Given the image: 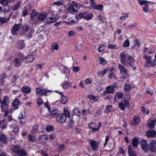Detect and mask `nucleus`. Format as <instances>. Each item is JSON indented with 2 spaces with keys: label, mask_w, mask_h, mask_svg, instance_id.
Returning <instances> with one entry per match:
<instances>
[{
  "label": "nucleus",
  "mask_w": 156,
  "mask_h": 156,
  "mask_svg": "<svg viewBox=\"0 0 156 156\" xmlns=\"http://www.w3.org/2000/svg\"><path fill=\"white\" fill-rule=\"evenodd\" d=\"M11 150L14 153L16 156H23L27 154L24 150L17 145L13 146Z\"/></svg>",
  "instance_id": "nucleus-1"
},
{
  "label": "nucleus",
  "mask_w": 156,
  "mask_h": 156,
  "mask_svg": "<svg viewBox=\"0 0 156 156\" xmlns=\"http://www.w3.org/2000/svg\"><path fill=\"white\" fill-rule=\"evenodd\" d=\"M145 58L146 59L147 63L145 65L146 67H148L150 66H153L156 65V59H154L151 60V56H145Z\"/></svg>",
  "instance_id": "nucleus-2"
},
{
  "label": "nucleus",
  "mask_w": 156,
  "mask_h": 156,
  "mask_svg": "<svg viewBox=\"0 0 156 156\" xmlns=\"http://www.w3.org/2000/svg\"><path fill=\"white\" fill-rule=\"evenodd\" d=\"M149 150L152 152H156V141H152L149 144Z\"/></svg>",
  "instance_id": "nucleus-3"
},
{
  "label": "nucleus",
  "mask_w": 156,
  "mask_h": 156,
  "mask_svg": "<svg viewBox=\"0 0 156 156\" xmlns=\"http://www.w3.org/2000/svg\"><path fill=\"white\" fill-rule=\"evenodd\" d=\"M66 119V118L64 114H59L56 118V120L59 123L65 122Z\"/></svg>",
  "instance_id": "nucleus-4"
},
{
  "label": "nucleus",
  "mask_w": 156,
  "mask_h": 156,
  "mask_svg": "<svg viewBox=\"0 0 156 156\" xmlns=\"http://www.w3.org/2000/svg\"><path fill=\"white\" fill-rule=\"evenodd\" d=\"M134 62L135 61L131 56H128L127 58L126 63L129 65L130 66L133 67V69L134 70L136 69V67L134 66Z\"/></svg>",
  "instance_id": "nucleus-5"
},
{
  "label": "nucleus",
  "mask_w": 156,
  "mask_h": 156,
  "mask_svg": "<svg viewBox=\"0 0 156 156\" xmlns=\"http://www.w3.org/2000/svg\"><path fill=\"white\" fill-rule=\"evenodd\" d=\"M140 144L142 149L145 152H147L149 149L148 148V144L146 140H142L140 142Z\"/></svg>",
  "instance_id": "nucleus-6"
},
{
  "label": "nucleus",
  "mask_w": 156,
  "mask_h": 156,
  "mask_svg": "<svg viewBox=\"0 0 156 156\" xmlns=\"http://www.w3.org/2000/svg\"><path fill=\"white\" fill-rule=\"evenodd\" d=\"M117 83H114L112 86H109L107 87L106 88L107 93L108 94H111L114 91V89L117 86Z\"/></svg>",
  "instance_id": "nucleus-7"
},
{
  "label": "nucleus",
  "mask_w": 156,
  "mask_h": 156,
  "mask_svg": "<svg viewBox=\"0 0 156 156\" xmlns=\"http://www.w3.org/2000/svg\"><path fill=\"white\" fill-rule=\"evenodd\" d=\"M20 23L15 24L13 27L12 28L11 30V32L13 35H15L16 34V33L19 30L20 26Z\"/></svg>",
  "instance_id": "nucleus-8"
},
{
  "label": "nucleus",
  "mask_w": 156,
  "mask_h": 156,
  "mask_svg": "<svg viewBox=\"0 0 156 156\" xmlns=\"http://www.w3.org/2000/svg\"><path fill=\"white\" fill-rule=\"evenodd\" d=\"M47 17V14L46 13H40L37 17V19L40 22H42Z\"/></svg>",
  "instance_id": "nucleus-9"
},
{
  "label": "nucleus",
  "mask_w": 156,
  "mask_h": 156,
  "mask_svg": "<svg viewBox=\"0 0 156 156\" xmlns=\"http://www.w3.org/2000/svg\"><path fill=\"white\" fill-rule=\"evenodd\" d=\"M120 58L121 62L122 64L126 63L127 58H126V55L124 53H121Z\"/></svg>",
  "instance_id": "nucleus-10"
},
{
  "label": "nucleus",
  "mask_w": 156,
  "mask_h": 156,
  "mask_svg": "<svg viewBox=\"0 0 156 156\" xmlns=\"http://www.w3.org/2000/svg\"><path fill=\"white\" fill-rule=\"evenodd\" d=\"M132 146L131 145L129 146L128 152L129 156H136V152L132 150Z\"/></svg>",
  "instance_id": "nucleus-11"
},
{
  "label": "nucleus",
  "mask_w": 156,
  "mask_h": 156,
  "mask_svg": "<svg viewBox=\"0 0 156 156\" xmlns=\"http://www.w3.org/2000/svg\"><path fill=\"white\" fill-rule=\"evenodd\" d=\"M17 45L19 48L20 49L24 48L25 46L24 41L22 40H19L17 42Z\"/></svg>",
  "instance_id": "nucleus-12"
},
{
  "label": "nucleus",
  "mask_w": 156,
  "mask_h": 156,
  "mask_svg": "<svg viewBox=\"0 0 156 156\" xmlns=\"http://www.w3.org/2000/svg\"><path fill=\"white\" fill-rule=\"evenodd\" d=\"M147 134L148 137H154L156 136V131L154 130L147 131Z\"/></svg>",
  "instance_id": "nucleus-13"
},
{
  "label": "nucleus",
  "mask_w": 156,
  "mask_h": 156,
  "mask_svg": "<svg viewBox=\"0 0 156 156\" xmlns=\"http://www.w3.org/2000/svg\"><path fill=\"white\" fill-rule=\"evenodd\" d=\"M20 101L17 99H15L13 102L12 106L14 108V110L17 109L18 108V105L19 104Z\"/></svg>",
  "instance_id": "nucleus-14"
},
{
  "label": "nucleus",
  "mask_w": 156,
  "mask_h": 156,
  "mask_svg": "<svg viewBox=\"0 0 156 156\" xmlns=\"http://www.w3.org/2000/svg\"><path fill=\"white\" fill-rule=\"evenodd\" d=\"M34 55L33 54H30L28 55L26 58L27 62H32L34 59Z\"/></svg>",
  "instance_id": "nucleus-15"
},
{
  "label": "nucleus",
  "mask_w": 156,
  "mask_h": 156,
  "mask_svg": "<svg viewBox=\"0 0 156 156\" xmlns=\"http://www.w3.org/2000/svg\"><path fill=\"white\" fill-rule=\"evenodd\" d=\"M123 96V94L122 92H117L116 93L115 95V101H116V99L117 98L119 99H121L122 98Z\"/></svg>",
  "instance_id": "nucleus-16"
},
{
  "label": "nucleus",
  "mask_w": 156,
  "mask_h": 156,
  "mask_svg": "<svg viewBox=\"0 0 156 156\" xmlns=\"http://www.w3.org/2000/svg\"><path fill=\"white\" fill-rule=\"evenodd\" d=\"M90 144L91 145V147L93 150H95L97 148L98 146L97 142L95 141L94 140H91L90 142Z\"/></svg>",
  "instance_id": "nucleus-17"
},
{
  "label": "nucleus",
  "mask_w": 156,
  "mask_h": 156,
  "mask_svg": "<svg viewBox=\"0 0 156 156\" xmlns=\"http://www.w3.org/2000/svg\"><path fill=\"white\" fill-rule=\"evenodd\" d=\"M140 122V119L137 115H135L133 118V123L135 126L138 125Z\"/></svg>",
  "instance_id": "nucleus-18"
},
{
  "label": "nucleus",
  "mask_w": 156,
  "mask_h": 156,
  "mask_svg": "<svg viewBox=\"0 0 156 156\" xmlns=\"http://www.w3.org/2000/svg\"><path fill=\"white\" fill-rule=\"evenodd\" d=\"M119 68L120 69V73L121 74H125L126 73V68L120 64L119 65Z\"/></svg>",
  "instance_id": "nucleus-19"
},
{
  "label": "nucleus",
  "mask_w": 156,
  "mask_h": 156,
  "mask_svg": "<svg viewBox=\"0 0 156 156\" xmlns=\"http://www.w3.org/2000/svg\"><path fill=\"white\" fill-rule=\"evenodd\" d=\"M21 89L24 93H29L31 91L30 89L27 86L23 87Z\"/></svg>",
  "instance_id": "nucleus-20"
},
{
  "label": "nucleus",
  "mask_w": 156,
  "mask_h": 156,
  "mask_svg": "<svg viewBox=\"0 0 156 156\" xmlns=\"http://www.w3.org/2000/svg\"><path fill=\"white\" fill-rule=\"evenodd\" d=\"M57 20L55 17L48 18L46 20V22L48 23H51L55 22Z\"/></svg>",
  "instance_id": "nucleus-21"
},
{
  "label": "nucleus",
  "mask_w": 156,
  "mask_h": 156,
  "mask_svg": "<svg viewBox=\"0 0 156 156\" xmlns=\"http://www.w3.org/2000/svg\"><path fill=\"white\" fill-rule=\"evenodd\" d=\"M30 28V26L28 25H26L24 26L23 27V29L22 32L20 34V35H24L23 33H25L27 32Z\"/></svg>",
  "instance_id": "nucleus-22"
},
{
  "label": "nucleus",
  "mask_w": 156,
  "mask_h": 156,
  "mask_svg": "<svg viewBox=\"0 0 156 156\" xmlns=\"http://www.w3.org/2000/svg\"><path fill=\"white\" fill-rule=\"evenodd\" d=\"M138 143V140L136 138H135L133 139L132 140V145L134 148H136L137 147Z\"/></svg>",
  "instance_id": "nucleus-23"
},
{
  "label": "nucleus",
  "mask_w": 156,
  "mask_h": 156,
  "mask_svg": "<svg viewBox=\"0 0 156 156\" xmlns=\"http://www.w3.org/2000/svg\"><path fill=\"white\" fill-rule=\"evenodd\" d=\"M85 16L84 19L87 20H89L92 18L93 15L92 13L87 14V13H85Z\"/></svg>",
  "instance_id": "nucleus-24"
},
{
  "label": "nucleus",
  "mask_w": 156,
  "mask_h": 156,
  "mask_svg": "<svg viewBox=\"0 0 156 156\" xmlns=\"http://www.w3.org/2000/svg\"><path fill=\"white\" fill-rule=\"evenodd\" d=\"M68 101V98L65 96H62L61 97V103L62 104H66Z\"/></svg>",
  "instance_id": "nucleus-25"
},
{
  "label": "nucleus",
  "mask_w": 156,
  "mask_h": 156,
  "mask_svg": "<svg viewBox=\"0 0 156 156\" xmlns=\"http://www.w3.org/2000/svg\"><path fill=\"white\" fill-rule=\"evenodd\" d=\"M58 45L55 43H53L52 44V46L51 48V49L53 51L54 50L57 51L58 49Z\"/></svg>",
  "instance_id": "nucleus-26"
},
{
  "label": "nucleus",
  "mask_w": 156,
  "mask_h": 156,
  "mask_svg": "<svg viewBox=\"0 0 156 156\" xmlns=\"http://www.w3.org/2000/svg\"><path fill=\"white\" fill-rule=\"evenodd\" d=\"M124 101H122V102H120L119 104V106L120 108L122 110H124L125 109V105Z\"/></svg>",
  "instance_id": "nucleus-27"
},
{
  "label": "nucleus",
  "mask_w": 156,
  "mask_h": 156,
  "mask_svg": "<svg viewBox=\"0 0 156 156\" xmlns=\"http://www.w3.org/2000/svg\"><path fill=\"white\" fill-rule=\"evenodd\" d=\"M37 14L38 13L36 12L34 9L33 10L30 16L31 20H33L34 18L36 16Z\"/></svg>",
  "instance_id": "nucleus-28"
},
{
  "label": "nucleus",
  "mask_w": 156,
  "mask_h": 156,
  "mask_svg": "<svg viewBox=\"0 0 156 156\" xmlns=\"http://www.w3.org/2000/svg\"><path fill=\"white\" fill-rule=\"evenodd\" d=\"M9 20V18L8 19L6 18V17H0V22L2 24L6 23Z\"/></svg>",
  "instance_id": "nucleus-29"
},
{
  "label": "nucleus",
  "mask_w": 156,
  "mask_h": 156,
  "mask_svg": "<svg viewBox=\"0 0 156 156\" xmlns=\"http://www.w3.org/2000/svg\"><path fill=\"white\" fill-rule=\"evenodd\" d=\"M94 125L93 123H90L89 125V127L91 129L92 132H94L98 131L99 130V128H95L94 127H92V126Z\"/></svg>",
  "instance_id": "nucleus-30"
},
{
  "label": "nucleus",
  "mask_w": 156,
  "mask_h": 156,
  "mask_svg": "<svg viewBox=\"0 0 156 156\" xmlns=\"http://www.w3.org/2000/svg\"><path fill=\"white\" fill-rule=\"evenodd\" d=\"M13 62L15 65L16 66H19L21 65L20 61L18 59L15 58L13 60Z\"/></svg>",
  "instance_id": "nucleus-31"
},
{
  "label": "nucleus",
  "mask_w": 156,
  "mask_h": 156,
  "mask_svg": "<svg viewBox=\"0 0 156 156\" xmlns=\"http://www.w3.org/2000/svg\"><path fill=\"white\" fill-rule=\"evenodd\" d=\"M21 4V2H18L17 3V4L16 5H14L13 7V10H16L20 7Z\"/></svg>",
  "instance_id": "nucleus-32"
},
{
  "label": "nucleus",
  "mask_w": 156,
  "mask_h": 156,
  "mask_svg": "<svg viewBox=\"0 0 156 156\" xmlns=\"http://www.w3.org/2000/svg\"><path fill=\"white\" fill-rule=\"evenodd\" d=\"M9 98L7 96H5L4 99V100L3 101V103H2V104H3L4 105H7L9 104Z\"/></svg>",
  "instance_id": "nucleus-33"
},
{
  "label": "nucleus",
  "mask_w": 156,
  "mask_h": 156,
  "mask_svg": "<svg viewBox=\"0 0 156 156\" xmlns=\"http://www.w3.org/2000/svg\"><path fill=\"white\" fill-rule=\"evenodd\" d=\"M129 41L128 39H126L123 44V47L126 48L128 47L129 45Z\"/></svg>",
  "instance_id": "nucleus-34"
},
{
  "label": "nucleus",
  "mask_w": 156,
  "mask_h": 156,
  "mask_svg": "<svg viewBox=\"0 0 156 156\" xmlns=\"http://www.w3.org/2000/svg\"><path fill=\"white\" fill-rule=\"evenodd\" d=\"M103 7L102 5L99 4L97 5H94V9H96L99 10H101L102 9Z\"/></svg>",
  "instance_id": "nucleus-35"
},
{
  "label": "nucleus",
  "mask_w": 156,
  "mask_h": 156,
  "mask_svg": "<svg viewBox=\"0 0 156 156\" xmlns=\"http://www.w3.org/2000/svg\"><path fill=\"white\" fill-rule=\"evenodd\" d=\"M28 138L30 141L32 142H35L36 140V137L34 136L30 135L28 136Z\"/></svg>",
  "instance_id": "nucleus-36"
},
{
  "label": "nucleus",
  "mask_w": 156,
  "mask_h": 156,
  "mask_svg": "<svg viewBox=\"0 0 156 156\" xmlns=\"http://www.w3.org/2000/svg\"><path fill=\"white\" fill-rule=\"evenodd\" d=\"M39 138L41 140H47L48 139V136L47 135H41L40 136Z\"/></svg>",
  "instance_id": "nucleus-37"
},
{
  "label": "nucleus",
  "mask_w": 156,
  "mask_h": 156,
  "mask_svg": "<svg viewBox=\"0 0 156 156\" xmlns=\"http://www.w3.org/2000/svg\"><path fill=\"white\" fill-rule=\"evenodd\" d=\"M112 108V106L110 105H108L106 106V109L104 111V112L107 113L111 111V109Z\"/></svg>",
  "instance_id": "nucleus-38"
},
{
  "label": "nucleus",
  "mask_w": 156,
  "mask_h": 156,
  "mask_svg": "<svg viewBox=\"0 0 156 156\" xmlns=\"http://www.w3.org/2000/svg\"><path fill=\"white\" fill-rule=\"evenodd\" d=\"M54 127L52 126L49 125L47 126L45 128L46 131L47 132H49L53 131L54 130Z\"/></svg>",
  "instance_id": "nucleus-39"
},
{
  "label": "nucleus",
  "mask_w": 156,
  "mask_h": 156,
  "mask_svg": "<svg viewBox=\"0 0 156 156\" xmlns=\"http://www.w3.org/2000/svg\"><path fill=\"white\" fill-rule=\"evenodd\" d=\"M34 30L33 29H31L29 33V34L27 35L26 37L28 39L31 38L32 36V35L34 33Z\"/></svg>",
  "instance_id": "nucleus-40"
},
{
  "label": "nucleus",
  "mask_w": 156,
  "mask_h": 156,
  "mask_svg": "<svg viewBox=\"0 0 156 156\" xmlns=\"http://www.w3.org/2000/svg\"><path fill=\"white\" fill-rule=\"evenodd\" d=\"M0 140L3 143L5 142L6 141V139L5 135L2 133L0 134Z\"/></svg>",
  "instance_id": "nucleus-41"
},
{
  "label": "nucleus",
  "mask_w": 156,
  "mask_h": 156,
  "mask_svg": "<svg viewBox=\"0 0 156 156\" xmlns=\"http://www.w3.org/2000/svg\"><path fill=\"white\" fill-rule=\"evenodd\" d=\"M58 112V111L57 109H54L51 110V116L54 117L56 115Z\"/></svg>",
  "instance_id": "nucleus-42"
},
{
  "label": "nucleus",
  "mask_w": 156,
  "mask_h": 156,
  "mask_svg": "<svg viewBox=\"0 0 156 156\" xmlns=\"http://www.w3.org/2000/svg\"><path fill=\"white\" fill-rule=\"evenodd\" d=\"M74 125V121L72 119L70 120V121L68 123V127L72 128Z\"/></svg>",
  "instance_id": "nucleus-43"
},
{
  "label": "nucleus",
  "mask_w": 156,
  "mask_h": 156,
  "mask_svg": "<svg viewBox=\"0 0 156 156\" xmlns=\"http://www.w3.org/2000/svg\"><path fill=\"white\" fill-rule=\"evenodd\" d=\"M62 86L63 88L66 89L69 86V83L67 81H64L63 83H62Z\"/></svg>",
  "instance_id": "nucleus-44"
},
{
  "label": "nucleus",
  "mask_w": 156,
  "mask_h": 156,
  "mask_svg": "<svg viewBox=\"0 0 156 156\" xmlns=\"http://www.w3.org/2000/svg\"><path fill=\"white\" fill-rule=\"evenodd\" d=\"M148 2L144 0H140L138 1L139 4L141 5H147V4Z\"/></svg>",
  "instance_id": "nucleus-45"
},
{
  "label": "nucleus",
  "mask_w": 156,
  "mask_h": 156,
  "mask_svg": "<svg viewBox=\"0 0 156 156\" xmlns=\"http://www.w3.org/2000/svg\"><path fill=\"white\" fill-rule=\"evenodd\" d=\"M53 4L56 5L58 6L62 5L64 4V2L63 1H60L57 2H54L53 3Z\"/></svg>",
  "instance_id": "nucleus-46"
},
{
  "label": "nucleus",
  "mask_w": 156,
  "mask_h": 156,
  "mask_svg": "<svg viewBox=\"0 0 156 156\" xmlns=\"http://www.w3.org/2000/svg\"><path fill=\"white\" fill-rule=\"evenodd\" d=\"M0 3L4 6H7L8 5V3L7 0H0Z\"/></svg>",
  "instance_id": "nucleus-47"
},
{
  "label": "nucleus",
  "mask_w": 156,
  "mask_h": 156,
  "mask_svg": "<svg viewBox=\"0 0 156 156\" xmlns=\"http://www.w3.org/2000/svg\"><path fill=\"white\" fill-rule=\"evenodd\" d=\"M125 90L126 91H129L131 89V87L129 84H127L125 85L124 87Z\"/></svg>",
  "instance_id": "nucleus-48"
},
{
  "label": "nucleus",
  "mask_w": 156,
  "mask_h": 156,
  "mask_svg": "<svg viewBox=\"0 0 156 156\" xmlns=\"http://www.w3.org/2000/svg\"><path fill=\"white\" fill-rule=\"evenodd\" d=\"M99 60L100 61V64H105L106 63V61L102 57H100L99 58Z\"/></svg>",
  "instance_id": "nucleus-49"
},
{
  "label": "nucleus",
  "mask_w": 156,
  "mask_h": 156,
  "mask_svg": "<svg viewBox=\"0 0 156 156\" xmlns=\"http://www.w3.org/2000/svg\"><path fill=\"white\" fill-rule=\"evenodd\" d=\"M148 6L147 5L143 7V11L145 12H148L150 10L148 9Z\"/></svg>",
  "instance_id": "nucleus-50"
},
{
  "label": "nucleus",
  "mask_w": 156,
  "mask_h": 156,
  "mask_svg": "<svg viewBox=\"0 0 156 156\" xmlns=\"http://www.w3.org/2000/svg\"><path fill=\"white\" fill-rule=\"evenodd\" d=\"M73 113L74 114L77 116H79L80 114L79 110L77 108L74 110Z\"/></svg>",
  "instance_id": "nucleus-51"
},
{
  "label": "nucleus",
  "mask_w": 156,
  "mask_h": 156,
  "mask_svg": "<svg viewBox=\"0 0 156 156\" xmlns=\"http://www.w3.org/2000/svg\"><path fill=\"white\" fill-rule=\"evenodd\" d=\"M105 49V47L102 44L99 47L98 51L100 52H101L103 51Z\"/></svg>",
  "instance_id": "nucleus-52"
},
{
  "label": "nucleus",
  "mask_w": 156,
  "mask_h": 156,
  "mask_svg": "<svg viewBox=\"0 0 156 156\" xmlns=\"http://www.w3.org/2000/svg\"><path fill=\"white\" fill-rule=\"evenodd\" d=\"M85 13H80L77 16L78 18L81 19L84 18H85Z\"/></svg>",
  "instance_id": "nucleus-53"
},
{
  "label": "nucleus",
  "mask_w": 156,
  "mask_h": 156,
  "mask_svg": "<svg viewBox=\"0 0 156 156\" xmlns=\"http://www.w3.org/2000/svg\"><path fill=\"white\" fill-rule=\"evenodd\" d=\"M28 13V10L25 7L23 9V11L22 12V14L23 16H25Z\"/></svg>",
  "instance_id": "nucleus-54"
},
{
  "label": "nucleus",
  "mask_w": 156,
  "mask_h": 156,
  "mask_svg": "<svg viewBox=\"0 0 156 156\" xmlns=\"http://www.w3.org/2000/svg\"><path fill=\"white\" fill-rule=\"evenodd\" d=\"M92 81V79L91 78L87 79L85 80V82L87 84L91 83Z\"/></svg>",
  "instance_id": "nucleus-55"
},
{
  "label": "nucleus",
  "mask_w": 156,
  "mask_h": 156,
  "mask_svg": "<svg viewBox=\"0 0 156 156\" xmlns=\"http://www.w3.org/2000/svg\"><path fill=\"white\" fill-rule=\"evenodd\" d=\"M38 127L36 126H34L33 127V129L32 130L31 132L33 133H34L37 130Z\"/></svg>",
  "instance_id": "nucleus-56"
},
{
  "label": "nucleus",
  "mask_w": 156,
  "mask_h": 156,
  "mask_svg": "<svg viewBox=\"0 0 156 156\" xmlns=\"http://www.w3.org/2000/svg\"><path fill=\"white\" fill-rule=\"evenodd\" d=\"M63 114L65 115L66 118L69 116V112L68 110H64Z\"/></svg>",
  "instance_id": "nucleus-57"
},
{
  "label": "nucleus",
  "mask_w": 156,
  "mask_h": 156,
  "mask_svg": "<svg viewBox=\"0 0 156 156\" xmlns=\"http://www.w3.org/2000/svg\"><path fill=\"white\" fill-rule=\"evenodd\" d=\"M108 48L110 49H116V46L114 44H109L108 46Z\"/></svg>",
  "instance_id": "nucleus-58"
},
{
  "label": "nucleus",
  "mask_w": 156,
  "mask_h": 156,
  "mask_svg": "<svg viewBox=\"0 0 156 156\" xmlns=\"http://www.w3.org/2000/svg\"><path fill=\"white\" fill-rule=\"evenodd\" d=\"M73 70L74 72H78L79 70V67L78 66L74 67L73 68Z\"/></svg>",
  "instance_id": "nucleus-59"
},
{
  "label": "nucleus",
  "mask_w": 156,
  "mask_h": 156,
  "mask_svg": "<svg viewBox=\"0 0 156 156\" xmlns=\"http://www.w3.org/2000/svg\"><path fill=\"white\" fill-rule=\"evenodd\" d=\"M128 17V15L127 14H124V15L120 17V19L122 20H124L126 18Z\"/></svg>",
  "instance_id": "nucleus-60"
},
{
  "label": "nucleus",
  "mask_w": 156,
  "mask_h": 156,
  "mask_svg": "<svg viewBox=\"0 0 156 156\" xmlns=\"http://www.w3.org/2000/svg\"><path fill=\"white\" fill-rule=\"evenodd\" d=\"M47 92L46 90L44 89L41 90L40 96H42L44 95H46V94Z\"/></svg>",
  "instance_id": "nucleus-61"
},
{
  "label": "nucleus",
  "mask_w": 156,
  "mask_h": 156,
  "mask_svg": "<svg viewBox=\"0 0 156 156\" xmlns=\"http://www.w3.org/2000/svg\"><path fill=\"white\" fill-rule=\"evenodd\" d=\"M42 100L41 98H39L37 100V104L39 105H41L42 104Z\"/></svg>",
  "instance_id": "nucleus-62"
},
{
  "label": "nucleus",
  "mask_w": 156,
  "mask_h": 156,
  "mask_svg": "<svg viewBox=\"0 0 156 156\" xmlns=\"http://www.w3.org/2000/svg\"><path fill=\"white\" fill-rule=\"evenodd\" d=\"M18 78V76H17V75H15L13 76V78L12 80V82L14 83L16 82V80Z\"/></svg>",
  "instance_id": "nucleus-63"
},
{
  "label": "nucleus",
  "mask_w": 156,
  "mask_h": 156,
  "mask_svg": "<svg viewBox=\"0 0 156 156\" xmlns=\"http://www.w3.org/2000/svg\"><path fill=\"white\" fill-rule=\"evenodd\" d=\"M36 90L37 94L38 95L39 94V95H40L41 92V89L39 87H37L36 89Z\"/></svg>",
  "instance_id": "nucleus-64"
}]
</instances>
